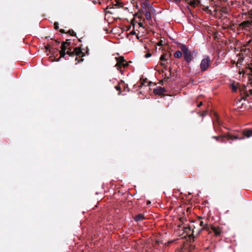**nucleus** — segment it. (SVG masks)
I'll return each instance as SVG.
<instances>
[{"mask_svg":"<svg viewBox=\"0 0 252 252\" xmlns=\"http://www.w3.org/2000/svg\"><path fill=\"white\" fill-rule=\"evenodd\" d=\"M88 48H61V50L59 51L60 58L63 57L67 59L65 56L66 55L69 56H84V53H82V51H85L86 49Z\"/></svg>","mask_w":252,"mask_h":252,"instance_id":"f257e3e1","label":"nucleus"},{"mask_svg":"<svg viewBox=\"0 0 252 252\" xmlns=\"http://www.w3.org/2000/svg\"><path fill=\"white\" fill-rule=\"evenodd\" d=\"M182 49H183L184 58L187 63H190L192 60L196 57L198 54L197 50L191 52L188 50V48Z\"/></svg>","mask_w":252,"mask_h":252,"instance_id":"f03ea898","label":"nucleus"},{"mask_svg":"<svg viewBox=\"0 0 252 252\" xmlns=\"http://www.w3.org/2000/svg\"><path fill=\"white\" fill-rule=\"evenodd\" d=\"M243 135L244 136L239 137L237 136H232L230 134H227L226 135V138H227L228 140H232L234 139L242 140L244 139V136L249 138L252 136V129H248L246 131H244Z\"/></svg>","mask_w":252,"mask_h":252,"instance_id":"7ed1b4c3","label":"nucleus"},{"mask_svg":"<svg viewBox=\"0 0 252 252\" xmlns=\"http://www.w3.org/2000/svg\"><path fill=\"white\" fill-rule=\"evenodd\" d=\"M115 59L117 61L115 66L117 67L118 70L122 72L123 70L121 69L122 67H125L128 65V64L122 56L119 57L118 59L116 57Z\"/></svg>","mask_w":252,"mask_h":252,"instance_id":"20e7f679","label":"nucleus"},{"mask_svg":"<svg viewBox=\"0 0 252 252\" xmlns=\"http://www.w3.org/2000/svg\"><path fill=\"white\" fill-rule=\"evenodd\" d=\"M210 59L209 56H205L200 63V68L202 71L206 70L210 64Z\"/></svg>","mask_w":252,"mask_h":252,"instance_id":"39448f33","label":"nucleus"},{"mask_svg":"<svg viewBox=\"0 0 252 252\" xmlns=\"http://www.w3.org/2000/svg\"><path fill=\"white\" fill-rule=\"evenodd\" d=\"M240 26L245 28H250L252 26V14L249 16L248 20L242 22Z\"/></svg>","mask_w":252,"mask_h":252,"instance_id":"423d86ee","label":"nucleus"},{"mask_svg":"<svg viewBox=\"0 0 252 252\" xmlns=\"http://www.w3.org/2000/svg\"><path fill=\"white\" fill-rule=\"evenodd\" d=\"M41 49L45 50L47 55L48 56L49 54H51L50 57H55L54 54L57 52V48H41Z\"/></svg>","mask_w":252,"mask_h":252,"instance_id":"0eeeda50","label":"nucleus"},{"mask_svg":"<svg viewBox=\"0 0 252 252\" xmlns=\"http://www.w3.org/2000/svg\"><path fill=\"white\" fill-rule=\"evenodd\" d=\"M166 92L164 88L158 87L154 90V93L158 95H162Z\"/></svg>","mask_w":252,"mask_h":252,"instance_id":"6e6552de","label":"nucleus"},{"mask_svg":"<svg viewBox=\"0 0 252 252\" xmlns=\"http://www.w3.org/2000/svg\"><path fill=\"white\" fill-rule=\"evenodd\" d=\"M224 137H226V135L225 136H214L212 137L214 139H215L217 141H219V142H226V141H225L224 140Z\"/></svg>","mask_w":252,"mask_h":252,"instance_id":"1a4fd4ad","label":"nucleus"},{"mask_svg":"<svg viewBox=\"0 0 252 252\" xmlns=\"http://www.w3.org/2000/svg\"><path fill=\"white\" fill-rule=\"evenodd\" d=\"M144 219V215L142 214H138L137 215L135 216V217L134 218V220L136 221H139L142 220Z\"/></svg>","mask_w":252,"mask_h":252,"instance_id":"9d476101","label":"nucleus"},{"mask_svg":"<svg viewBox=\"0 0 252 252\" xmlns=\"http://www.w3.org/2000/svg\"><path fill=\"white\" fill-rule=\"evenodd\" d=\"M212 229L215 233L216 235H219L221 233V231L220 228H217L214 226L212 227Z\"/></svg>","mask_w":252,"mask_h":252,"instance_id":"9b49d317","label":"nucleus"},{"mask_svg":"<svg viewBox=\"0 0 252 252\" xmlns=\"http://www.w3.org/2000/svg\"><path fill=\"white\" fill-rule=\"evenodd\" d=\"M202 229H203V228H201V229H199V230H198V229L195 230V228H194V229H193L192 230V236H194V235H198V234L199 233V232H200Z\"/></svg>","mask_w":252,"mask_h":252,"instance_id":"f8f14e48","label":"nucleus"},{"mask_svg":"<svg viewBox=\"0 0 252 252\" xmlns=\"http://www.w3.org/2000/svg\"><path fill=\"white\" fill-rule=\"evenodd\" d=\"M182 54L180 51H177L174 54V56L176 58H180L182 57Z\"/></svg>","mask_w":252,"mask_h":252,"instance_id":"ddd939ff","label":"nucleus"},{"mask_svg":"<svg viewBox=\"0 0 252 252\" xmlns=\"http://www.w3.org/2000/svg\"><path fill=\"white\" fill-rule=\"evenodd\" d=\"M150 3L148 2H146L145 3H141V7L143 9H146L147 7H150Z\"/></svg>","mask_w":252,"mask_h":252,"instance_id":"4468645a","label":"nucleus"},{"mask_svg":"<svg viewBox=\"0 0 252 252\" xmlns=\"http://www.w3.org/2000/svg\"><path fill=\"white\" fill-rule=\"evenodd\" d=\"M145 17L148 20H151V15L150 12L146 11V12L145 13Z\"/></svg>","mask_w":252,"mask_h":252,"instance_id":"2eb2a0df","label":"nucleus"},{"mask_svg":"<svg viewBox=\"0 0 252 252\" xmlns=\"http://www.w3.org/2000/svg\"><path fill=\"white\" fill-rule=\"evenodd\" d=\"M231 89H232V90L233 92H236V91H237V87H236V86L234 84H232L231 85Z\"/></svg>","mask_w":252,"mask_h":252,"instance_id":"dca6fc26","label":"nucleus"},{"mask_svg":"<svg viewBox=\"0 0 252 252\" xmlns=\"http://www.w3.org/2000/svg\"><path fill=\"white\" fill-rule=\"evenodd\" d=\"M149 9L152 12H155L156 10L151 5H150V7L149 8Z\"/></svg>","mask_w":252,"mask_h":252,"instance_id":"f3484780","label":"nucleus"},{"mask_svg":"<svg viewBox=\"0 0 252 252\" xmlns=\"http://www.w3.org/2000/svg\"><path fill=\"white\" fill-rule=\"evenodd\" d=\"M54 28L56 29V30H58L59 29V23L58 22H55L54 23Z\"/></svg>","mask_w":252,"mask_h":252,"instance_id":"a211bd4d","label":"nucleus"},{"mask_svg":"<svg viewBox=\"0 0 252 252\" xmlns=\"http://www.w3.org/2000/svg\"><path fill=\"white\" fill-rule=\"evenodd\" d=\"M160 60L161 61H165L166 60V59L165 58V55H162L160 58Z\"/></svg>","mask_w":252,"mask_h":252,"instance_id":"6ab92c4d","label":"nucleus"},{"mask_svg":"<svg viewBox=\"0 0 252 252\" xmlns=\"http://www.w3.org/2000/svg\"><path fill=\"white\" fill-rule=\"evenodd\" d=\"M69 32L72 36L76 35V33L73 30H69Z\"/></svg>","mask_w":252,"mask_h":252,"instance_id":"aec40b11","label":"nucleus"},{"mask_svg":"<svg viewBox=\"0 0 252 252\" xmlns=\"http://www.w3.org/2000/svg\"><path fill=\"white\" fill-rule=\"evenodd\" d=\"M157 45L158 46H163V41L162 40H160L158 42V44H157Z\"/></svg>","mask_w":252,"mask_h":252,"instance_id":"412c9836","label":"nucleus"},{"mask_svg":"<svg viewBox=\"0 0 252 252\" xmlns=\"http://www.w3.org/2000/svg\"><path fill=\"white\" fill-rule=\"evenodd\" d=\"M151 56H152V54L151 53H148L145 55L144 57L146 58H148L151 57Z\"/></svg>","mask_w":252,"mask_h":252,"instance_id":"4be33fe9","label":"nucleus"},{"mask_svg":"<svg viewBox=\"0 0 252 252\" xmlns=\"http://www.w3.org/2000/svg\"><path fill=\"white\" fill-rule=\"evenodd\" d=\"M199 225L201 226H202L204 228L205 227V224L204 223V222L201 220L200 221V223H199Z\"/></svg>","mask_w":252,"mask_h":252,"instance_id":"5701e85b","label":"nucleus"},{"mask_svg":"<svg viewBox=\"0 0 252 252\" xmlns=\"http://www.w3.org/2000/svg\"><path fill=\"white\" fill-rule=\"evenodd\" d=\"M250 94H252V90L250 89L249 91V93H247V95L249 96Z\"/></svg>","mask_w":252,"mask_h":252,"instance_id":"b1692460","label":"nucleus"},{"mask_svg":"<svg viewBox=\"0 0 252 252\" xmlns=\"http://www.w3.org/2000/svg\"><path fill=\"white\" fill-rule=\"evenodd\" d=\"M207 113H208V112L207 111H205V112H204V113L202 114H201V116L202 117H204V116H206L207 114Z\"/></svg>","mask_w":252,"mask_h":252,"instance_id":"393cba45","label":"nucleus"},{"mask_svg":"<svg viewBox=\"0 0 252 252\" xmlns=\"http://www.w3.org/2000/svg\"><path fill=\"white\" fill-rule=\"evenodd\" d=\"M202 105V102H199V104H197V107H200Z\"/></svg>","mask_w":252,"mask_h":252,"instance_id":"a878e982","label":"nucleus"},{"mask_svg":"<svg viewBox=\"0 0 252 252\" xmlns=\"http://www.w3.org/2000/svg\"><path fill=\"white\" fill-rule=\"evenodd\" d=\"M139 27L143 28V25L142 23H139Z\"/></svg>","mask_w":252,"mask_h":252,"instance_id":"bb28decb","label":"nucleus"},{"mask_svg":"<svg viewBox=\"0 0 252 252\" xmlns=\"http://www.w3.org/2000/svg\"><path fill=\"white\" fill-rule=\"evenodd\" d=\"M180 47L185 48V47H187L184 44H182L181 46Z\"/></svg>","mask_w":252,"mask_h":252,"instance_id":"cd10ccee","label":"nucleus"},{"mask_svg":"<svg viewBox=\"0 0 252 252\" xmlns=\"http://www.w3.org/2000/svg\"><path fill=\"white\" fill-rule=\"evenodd\" d=\"M163 62V61H162V62H161L160 64H161V65H162V66H164L165 64H164V63L163 62Z\"/></svg>","mask_w":252,"mask_h":252,"instance_id":"c85d7f7f","label":"nucleus"},{"mask_svg":"<svg viewBox=\"0 0 252 252\" xmlns=\"http://www.w3.org/2000/svg\"><path fill=\"white\" fill-rule=\"evenodd\" d=\"M60 47L63 48V47H66L65 46L64 44H63Z\"/></svg>","mask_w":252,"mask_h":252,"instance_id":"c756f323","label":"nucleus"},{"mask_svg":"<svg viewBox=\"0 0 252 252\" xmlns=\"http://www.w3.org/2000/svg\"><path fill=\"white\" fill-rule=\"evenodd\" d=\"M246 50H247V48H243V51H244V52L246 51Z\"/></svg>","mask_w":252,"mask_h":252,"instance_id":"7c9ffc66","label":"nucleus"},{"mask_svg":"<svg viewBox=\"0 0 252 252\" xmlns=\"http://www.w3.org/2000/svg\"><path fill=\"white\" fill-rule=\"evenodd\" d=\"M189 230H190L191 228V226H189Z\"/></svg>","mask_w":252,"mask_h":252,"instance_id":"2f4dec72","label":"nucleus"},{"mask_svg":"<svg viewBox=\"0 0 252 252\" xmlns=\"http://www.w3.org/2000/svg\"><path fill=\"white\" fill-rule=\"evenodd\" d=\"M44 47L46 48V47H50L49 46H44Z\"/></svg>","mask_w":252,"mask_h":252,"instance_id":"473e14b6","label":"nucleus"},{"mask_svg":"<svg viewBox=\"0 0 252 252\" xmlns=\"http://www.w3.org/2000/svg\"><path fill=\"white\" fill-rule=\"evenodd\" d=\"M61 32H64V30H61Z\"/></svg>","mask_w":252,"mask_h":252,"instance_id":"72a5a7b5","label":"nucleus"},{"mask_svg":"<svg viewBox=\"0 0 252 252\" xmlns=\"http://www.w3.org/2000/svg\"><path fill=\"white\" fill-rule=\"evenodd\" d=\"M175 43L176 44H179L178 42H176V41Z\"/></svg>","mask_w":252,"mask_h":252,"instance_id":"f704fd0d","label":"nucleus"}]
</instances>
